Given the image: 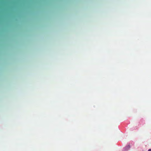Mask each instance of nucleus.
<instances>
[{
	"mask_svg": "<svg viewBox=\"0 0 151 151\" xmlns=\"http://www.w3.org/2000/svg\"><path fill=\"white\" fill-rule=\"evenodd\" d=\"M148 151H151V149H149L148 150Z\"/></svg>",
	"mask_w": 151,
	"mask_h": 151,
	"instance_id": "obj_1",
	"label": "nucleus"
}]
</instances>
